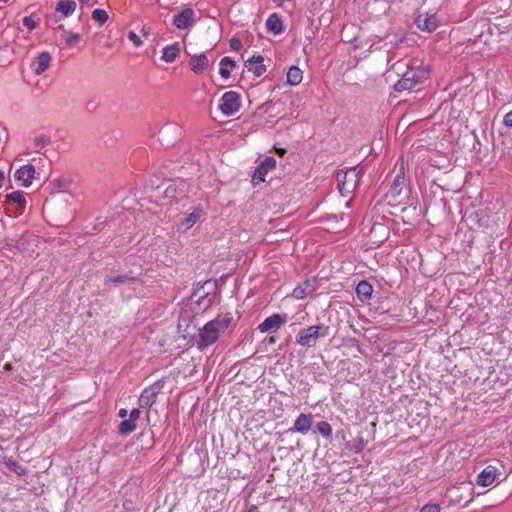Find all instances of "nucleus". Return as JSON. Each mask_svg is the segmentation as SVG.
Masks as SVG:
<instances>
[{
    "label": "nucleus",
    "mask_w": 512,
    "mask_h": 512,
    "mask_svg": "<svg viewBox=\"0 0 512 512\" xmlns=\"http://www.w3.org/2000/svg\"><path fill=\"white\" fill-rule=\"evenodd\" d=\"M312 424V414L301 413L294 421L293 427L290 430L301 434H307L311 429Z\"/></svg>",
    "instance_id": "nucleus-9"
},
{
    "label": "nucleus",
    "mask_w": 512,
    "mask_h": 512,
    "mask_svg": "<svg viewBox=\"0 0 512 512\" xmlns=\"http://www.w3.org/2000/svg\"><path fill=\"white\" fill-rule=\"evenodd\" d=\"M51 55L48 52L40 53L37 58L31 63V69L36 75L44 73L51 64Z\"/></svg>",
    "instance_id": "nucleus-11"
},
{
    "label": "nucleus",
    "mask_w": 512,
    "mask_h": 512,
    "mask_svg": "<svg viewBox=\"0 0 512 512\" xmlns=\"http://www.w3.org/2000/svg\"><path fill=\"white\" fill-rule=\"evenodd\" d=\"M416 24L420 30L427 32H432L437 28V21L434 16L419 15Z\"/></svg>",
    "instance_id": "nucleus-19"
},
{
    "label": "nucleus",
    "mask_w": 512,
    "mask_h": 512,
    "mask_svg": "<svg viewBox=\"0 0 512 512\" xmlns=\"http://www.w3.org/2000/svg\"><path fill=\"white\" fill-rule=\"evenodd\" d=\"M180 54V44L175 42L162 49L161 59L166 63H172Z\"/></svg>",
    "instance_id": "nucleus-18"
},
{
    "label": "nucleus",
    "mask_w": 512,
    "mask_h": 512,
    "mask_svg": "<svg viewBox=\"0 0 512 512\" xmlns=\"http://www.w3.org/2000/svg\"><path fill=\"white\" fill-rule=\"evenodd\" d=\"M203 209L201 207L193 208L192 212L187 214L178 224V230L187 231L193 227L197 221L201 218Z\"/></svg>",
    "instance_id": "nucleus-10"
},
{
    "label": "nucleus",
    "mask_w": 512,
    "mask_h": 512,
    "mask_svg": "<svg viewBox=\"0 0 512 512\" xmlns=\"http://www.w3.org/2000/svg\"><path fill=\"white\" fill-rule=\"evenodd\" d=\"M263 61L264 59L262 56H253L251 59L245 61V67L248 69V71L253 72L256 77H260L266 71V67L263 64Z\"/></svg>",
    "instance_id": "nucleus-15"
},
{
    "label": "nucleus",
    "mask_w": 512,
    "mask_h": 512,
    "mask_svg": "<svg viewBox=\"0 0 512 512\" xmlns=\"http://www.w3.org/2000/svg\"><path fill=\"white\" fill-rule=\"evenodd\" d=\"M89 1H90V0H80V3H81L82 5H90V4H89Z\"/></svg>",
    "instance_id": "nucleus-48"
},
{
    "label": "nucleus",
    "mask_w": 512,
    "mask_h": 512,
    "mask_svg": "<svg viewBox=\"0 0 512 512\" xmlns=\"http://www.w3.org/2000/svg\"><path fill=\"white\" fill-rule=\"evenodd\" d=\"M35 168L31 164L24 165L16 170L14 177L17 181H20L23 186L29 187L34 178Z\"/></svg>",
    "instance_id": "nucleus-12"
},
{
    "label": "nucleus",
    "mask_w": 512,
    "mask_h": 512,
    "mask_svg": "<svg viewBox=\"0 0 512 512\" xmlns=\"http://www.w3.org/2000/svg\"><path fill=\"white\" fill-rule=\"evenodd\" d=\"M236 66V62L230 57H223L220 61L219 73L222 78L228 79L230 77V69Z\"/></svg>",
    "instance_id": "nucleus-25"
},
{
    "label": "nucleus",
    "mask_w": 512,
    "mask_h": 512,
    "mask_svg": "<svg viewBox=\"0 0 512 512\" xmlns=\"http://www.w3.org/2000/svg\"><path fill=\"white\" fill-rule=\"evenodd\" d=\"M229 45L231 49L238 51L242 47V42L239 38H231L229 40Z\"/></svg>",
    "instance_id": "nucleus-40"
},
{
    "label": "nucleus",
    "mask_w": 512,
    "mask_h": 512,
    "mask_svg": "<svg viewBox=\"0 0 512 512\" xmlns=\"http://www.w3.org/2000/svg\"><path fill=\"white\" fill-rule=\"evenodd\" d=\"M189 64L194 73L201 74L209 66V60L207 56L202 53L192 56Z\"/></svg>",
    "instance_id": "nucleus-16"
},
{
    "label": "nucleus",
    "mask_w": 512,
    "mask_h": 512,
    "mask_svg": "<svg viewBox=\"0 0 512 512\" xmlns=\"http://www.w3.org/2000/svg\"><path fill=\"white\" fill-rule=\"evenodd\" d=\"M69 184V181L65 178H58L53 181L54 189L60 191L63 188H66Z\"/></svg>",
    "instance_id": "nucleus-37"
},
{
    "label": "nucleus",
    "mask_w": 512,
    "mask_h": 512,
    "mask_svg": "<svg viewBox=\"0 0 512 512\" xmlns=\"http://www.w3.org/2000/svg\"><path fill=\"white\" fill-rule=\"evenodd\" d=\"M497 468L488 465L484 470L480 472L477 477V485L487 487L492 485L497 479Z\"/></svg>",
    "instance_id": "nucleus-13"
},
{
    "label": "nucleus",
    "mask_w": 512,
    "mask_h": 512,
    "mask_svg": "<svg viewBox=\"0 0 512 512\" xmlns=\"http://www.w3.org/2000/svg\"><path fill=\"white\" fill-rule=\"evenodd\" d=\"M364 171L355 166L337 173L338 189L342 196L352 194L358 187Z\"/></svg>",
    "instance_id": "nucleus-3"
},
{
    "label": "nucleus",
    "mask_w": 512,
    "mask_h": 512,
    "mask_svg": "<svg viewBox=\"0 0 512 512\" xmlns=\"http://www.w3.org/2000/svg\"><path fill=\"white\" fill-rule=\"evenodd\" d=\"M35 147L43 148L50 144V137L46 135L37 136L34 140Z\"/></svg>",
    "instance_id": "nucleus-35"
},
{
    "label": "nucleus",
    "mask_w": 512,
    "mask_h": 512,
    "mask_svg": "<svg viewBox=\"0 0 512 512\" xmlns=\"http://www.w3.org/2000/svg\"><path fill=\"white\" fill-rule=\"evenodd\" d=\"M420 512H440V506L438 504H426L420 510Z\"/></svg>",
    "instance_id": "nucleus-39"
},
{
    "label": "nucleus",
    "mask_w": 512,
    "mask_h": 512,
    "mask_svg": "<svg viewBox=\"0 0 512 512\" xmlns=\"http://www.w3.org/2000/svg\"><path fill=\"white\" fill-rule=\"evenodd\" d=\"M429 74V70L425 66L409 67L402 78L395 83L394 90L396 92L411 90L427 80Z\"/></svg>",
    "instance_id": "nucleus-2"
},
{
    "label": "nucleus",
    "mask_w": 512,
    "mask_h": 512,
    "mask_svg": "<svg viewBox=\"0 0 512 512\" xmlns=\"http://www.w3.org/2000/svg\"><path fill=\"white\" fill-rule=\"evenodd\" d=\"M6 201L22 209L26 205L25 193L22 191H14L6 196Z\"/></svg>",
    "instance_id": "nucleus-24"
},
{
    "label": "nucleus",
    "mask_w": 512,
    "mask_h": 512,
    "mask_svg": "<svg viewBox=\"0 0 512 512\" xmlns=\"http://www.w3.org/2000/svg\"><path fill=\"white\" fill-rule=\"evenodd\" d=\"M184 192L183 189H181L180 191L178 190L177 186L174 185V184H171L169 185L165 191H164V196L166 198H170V199H175V200H178L179 198L182 197V193Z\"/></svg>",
    "instance_id": "nucleus-31"
},
{
    "label": "nucleus",
    "mask_w": 512,
    "mask_h": 512,
    "mask_svg": "<svg viewBox=\"0 0 512 512\" xmlns=\"http://www.w3.org/2000/svg\"><path fill=\"white\" fill-rule=\"evenodd\" d=\"M5 464L11 471L15 472L19 476L24 475L26 472L24 467L12 459L6 460Z\"/></svg>",
    "instance_id": "nucleus-34"
},
{
    "label": "nucleus",
    "mask_w": 512,
    "mask_h": 512,
    "mask_svg": "<svg viewBox=\"0 0 512 512\" xmlns=\"http://www.w3.org/2000/svg\"><path fill=\"white\" fill-rule=\"evenodd\" d=\"M404 184V175L403 173L396 175L394 181L389 189V193L391 196L396 197L400 195L402 191V186Z\"/></svg>",
    "instance_id": "nucleus-27"
},
{
    "label": "nucleus",
    "mask_w": 512,
    "mask_h": 512,
    "mask_svg": "<svg viewBox=\"0 0 512 512\" xmlns=\"http://www.w3.org/2000/svg\"><path fill=\"white\" fill-rule=\"evenodd\" d=\"M219 107L224 115H234L240 108L239 94L235 91L225 92L221 97V104Z\"/></svg>",
    "instance_id": "nucleus-5"
},
{
    "label": "nucleus",
    "mask_w": 512,
    "mask_h": 512,
    "mask_svg": "<svg viewBox=\"0 0 512 512\" xmlns=\"http://www.w3.org/2000/svg\"><path fill=\"white\" fill-rule=\"evenodd\" d=\"M366 446V442L363 438H359L356 441V444L354 445V452L355 453H361Z\"/></svg>",
    "instance_id": "nucleus-41"
},
{
    "label": "nucleus",
    "mask_w": 512,
    "mask_h": 512,
    "mask_svg": "<svg viewBox=\"0 0 512 512\" xmlns=\"http://www.w3.org/2000/svg\"><path fill=\"white\" fill-rule=\"evenodd\" d=\"M196 22L195 11L187 7L173 17V24L178 29H190Z\"/></svg>",
    "instance_id": "nucleus-8"
},
{
    "label": "nucleus",
    "mask_w": 512,
    "mask_h": 512,
    "mask_svg": "<svg viewBox=\"0 0 512 512\" xmlns=\"http://www.w3.org/2000/svg\"><path fill=\"white\" fill-rule=\"evenodd\" d=\"M266 341L269 343V344H274L276 342V337L274 336H268L266 338Z\"/></svg>",
    "instance_id": "nucleus-46"
},
{
    "label": "nucleus",
    "mask_w": 512,
    "mask_h": 512,
    "mask_svg": "<svg viewBox=\"0 0 512 512\" xmlns=\"http://www.w3.org/2000/svg\"><path fill=\"white\" fill-rule=\"evenodd\" d=\"M80 40V35L78 33H71L68 38L66 39V43L69 46H72L73 44L77 43Z\"/></svg>",
    "instance_id": "nucleus-42"
},
{
    "label": "nucleus",
    "mask_w": 512,
    "mask_h": 512,
    "mask_svg": "<svg viewBox=\"0 0 512 512\" xmlns=\"http://www.w3.org/2000/svg\"><path fill=\"white\" fill-rule=\"evenodd\" d=\"M136 428H137L136 422H134L133 420H131L129 418L119 424L118 431L122 435H128V434L132 433L133 431H135Z\"/></svg>",
    "instance_id": "nucleus-30"
},
{
    "label": "nucleus",
    "mask_w": 512,
    "mask_h": 512,
    "mask_svg": "<svg viewBox=\"0 0 512 512\" xmlns=\"http://www.w3.org/2000/svg\"><path fill=\"white\" fill-rule=\"evenodd\" d=\"M510 284H511V286H512V275H511V279H510Z\"/></svg>",
    "instance_id": "nucleus-52"
},
{
    "label": "nucleus",
    "mask_w": 512,
    "mask_h": 512,
    "mask_svg": "<svg viewBox=\"0 0 512 512\" xmlns=\"http://www.w3.org/2000/svg\"><path fill=\"white\" fill-rule=\"evenodd\" d=\"M9 0H0L1 3H7Z\"/></svg>",
    "instance_id": "nucleus-49"
},
{
    "label": "nucleus",
    "mask_w": 512,
    "mask_h": 512,
    "mask_svg": "<svg viewBox=\"0 0 512 512\" xmlns=\"http://www.w3.org/2000/svg\"><path fill=\"white\" fill-rule=\"evenodd\" d=\"M314 289V281L306 280L294 288L292 296L298 300H302L305 299L308 295L312 294Z\"/></svg>",
    "instance_id": "nucleus-17"
},
{
    "label": "nucleus",
    "mask_w": 512,
    "mask_h": 512,
    "mask_svg": "<svg viewBox=\"0 0 512 512\" xmlns=\"http://www.w3.org/2000/svg\"><path fill=\"white\" fill-rule=\"evenodd\" d=\"M503 124L508 127L512 128V111L508 112L504 118H503Z\"/></svg>",
    "instance_id": "nucleus-43"
},
{
    "label": "nucleus",
    "mask_w": 512,
    "mask_h": 512,
    "mask_svg": "<svg viewBox=\"0 0 512 512\" xmlns=\"http://www.w3.org/2000/svg\"><path fill=\"white\" fill-rule=\"evenodd\" d=\"M128 39L132 41L136 47H140L142 45L140 37L134 31H130L128 33Z\"/></svg>",
    "instance_id": "nucleus-38"
},
{
    "label": "nucleus",
    "mask_w": 512,
    "mask_h": 512,
    "mask_svg": "<svg viewBox=\"0 0 512 512\" xmlns=\"http://www.w3.org/2000/svg\"><path fill=\"white\" fill-rule=\"evenodd\" d=\"M233 322V315L230 312L218 314L216 318L207 322L199 329L196 345L199 350L215 344L220 336L224 334Z\"/></svg>",
    "instance_id": "nucleus-1"
},
{
    "label": "nucleus",
    "mask_w": 512,
    "mask_h": 512,
    "mask_svg": "<svg viewBox=\"0 0 512 512\" xmlns=\"http://www.w3.org/2000/svg\"><path fill=\"white\" fill-rule=\"evenodd\" d=\"M4 179H5L4 173L2 170H0V188L2 187Z\"/></svg>",
    "instance_id": "nucleus-47"
},
{
    "label": "nucleus",
    "mask_w": 512,
    "mask_h": 512,
    "mask_svg": "<svg viewBox=\"0 0 512 512\" xmlns=\"http://www.w3.org/2000/svg\"><path fill=\"white\" fill-rule=\"evenodd\" d=\"M329 333V326L323 323L311 325L299 330L296 342L302 347L312 348L316 346L318 339L327 337Z\"/></svg>",
    "instance_id": "nucleus-4"
},
{
    "label": "nucleus",
    "mask_w": 512,
    "mask_h": 512,
    "mask_svg": "<svg viewBox=\"0 0 512 512\" xmlns=\"http://www.w3.org/2000/svg\"><path fill=\"white\" fill-rule=\"evenodd\" d=\"M140 279L136 276H132V275H128V274H123V275H118V276H108L105 278L104 280V284L105 285H108L110 283H114V284H126V283H130V282H139Z\"/></svg>",
    "instance_id": "nucleus-22"
},
{
    "label": "nucleus",
    "mask_w": 512,
    "mask_h": 512,
    "mask_svg": "<svg viewBox=\"0 0 512 512\" xmlns=\"http://www.w3.org/2000/svg\"><path fill=\"white\" fill-rule=\"evenodd\" d=\"M457 490H462V491L466 492L469 496V498H468V500H466V503L464 506H467L468 503L472 502L474 488H473V484L471 482H462L459 487L451 488L450 493H454Z\"/></svg>",
    "instance_id": "nucleus-28"
},
{
    "label": "nucleus",
    "mask_w": 512,
    "mask_h": 512,
    "mask_svg": "<svg viewBox=\"0 0 512 512\" xmlns=\"http://www.w3.org/2000/svg\"><path fill=\"white\" fill-rule=\"evenodd\" d=\"M118 416L120 418H126L127 416H129V414H128V411L126 409L122 408V409L119 410Z\"/></svg>",
    "instance_id": "nucleus-45"
},
{
    "label": "nucleus",
    "mask_w": 512,
    "mask_h": 512,
    "mask_svg": "<svg viewBox=\"0 0 512 512\" xmlns=\"http://www.w3.org/2000/svg\"><path fill=\"white\" fill-rule=\"evenodd\" d=\"M372 292H373L372 285L365 280L360 281L356 286V293H357L358 298L361 301L369 300L372 296Z\"/></svg>",
    "instance_id": "nucleus-20"
},
{
    "label": "nucleus",
    "mask_w": 512,
    "mask_h": 512,
    "mask_svg": "<svg viewBox=\"0 0 512 512\" xmlns=\"http://www.w3.org/2000/svg\"><path fill=\"white\" fill-rule=\"evenodd\" d=\"M213 300H214V296L210 295L209 293H206L205 295L200 296L197 299L196 303L198 304V306L200 308H202L203 310H206L212 305Z\"/></svg>",
    "instance_id": "nucleus-32"
},
{
    "label": "nucleus",
    "mask_w": 512,
    "mask_h": 512,
    "mask_svg": "<svg viewBox=\"0 0 512 512\" xmlns=\"http://www.w3.org/2000/svg\"><path fill=\"white\" fill-rule=\"evenodd\" d=\"M287 320V314H272L258 325V330L261 333L276 332L283 324L287 322Z\"/></svg>",
    "instance_id": "nucleus-7"
},
{
    "label": "nucleus",
    "mask_w": 512,
    "mask_h": 512,
    "mask_svg": "<svg viewBox=\"0 0 512 512\" xmlns=\"http://www.w3.org/2000/svg\"><path fill=\"white\" fill-rule=\"evenodd\" d=\"M316 429L325 439L332 440L333 429L328 422H318L316 424Z\"/></svg>",
    "instance_id": "nucleus-29"
},
{
    "label": "nucleus",
    "mask_w": 512,
    "mask_h": 512,
    "mask_svg": "<svg viewBox=\"0 0 512 512\" xmlns=\"http://www.w3.org/2000/svg\"><path fill=\"white\" fill-rule=\"evenodd\" d=\"M283 152H285V149L279 150V153H283Z\"/></svg>",
    "instance_id": "nucleus-51"
},
{
    "label": "nucleus",
    "mask_w": 512,
    "mask_h": 512,
    "mask_svg": "<svg viewBox=\"0 0 512 512\" xmlns=\"http://www.w3.org/2000/svg\"><path fill=\"white\" fill-rule=\"evenodd\" d=\"M129 418L136 422L140 418V410L138 408H134L129 413Z\"/></svg>",
    "instance_id": "nucleus-44"
},
{
    "label": "nucleus",
    "mask_w": 512,
    "mask_h": 512,
    "mask_svg": "<svg viewBox=\"0 0 512 512\" xmlns=\"http://www.w3.org/2000/svg\"><path fill=\"white\" fill-rule=\"evenodd\" d=\"M303 79V72L297 66H291L287 72V83L291 86H296L301 83Z\"/></svg>",
    "instance_id": "nucleus-23"
},
{
    "label": "nucleus",
    "mask_w": 512,
    "mask_h": 512,
    "mask_svg": "<svg viewBox=\"0 0 512 512\" xmlns=\"http://www.w3.org/2000/svg\"><path fill=\"white\" fill-rule=\"evenodd\" d=\"M76 2L73 0H63L57 4L56 11H60L64 16H71L76 10Z\"/></svg>",
    "instance_id": "nucleus-26"
},
{
    "label": "nucleus",
    "mask_w": 512,
    "mask_h": 512,
    "mask_svg": "<svg viewBox=\"0 0 512 512\" xmlns=\"http://www.w3.org/2000/svg\"><path fill=\"white\" fill-rule=\"evenodd\" d=\"M283 152H285V149L279 150V153H283Z\"/></svg>",
    "instance_id": "nucleus-50"
},
{
    "label": "nucleus",
    "mask_w": 512,
    "mask_h": 512,
    "mask_svg": "<svg viewBox=\"0 0 512 512\" xmlns=\"http://www.w3.org/2000/svg\"><path fill=\"white\" fill-rule=\"evenodd\" d=\"M23 26L28 30L32 31L38 25V22L35 21L31 16H25L22 20Z\"/></svg>",
    "instance_id": "nucleus-36"
},
{
    "label": "nucleus",
    "mask_w": 512,
    "mask_h": 512,
    "mask_svg": "<svg viewBox=\"0 0 512 512\" xmlns=\"http://www.w3.org/2000/svg\"><path fill=\"white\" fill-rule=\"evenodd\" d=\"M267 29L273 34H280L283 31V24L278 14H271L266 21Z\"/></svg>",
    "instance_id": "nucleus-21"
},
{
    "label": "nucleus",
    "mask_w": 512,
    "mask_h": 512,
    "mask_svg": "<svg viewBox=\"0 0 512 512\" xmlns=\"http://www.w3.org/2000/svg\"><path fill=\"white\" fill-rule=\"evenodd\" d=\"M163 388L162 380H159L152 384L151 386L145 388L140 397H139V405L142 408H151L152 405L156 402L158 394L161 392Z\"/></svg>",
    "instance_id": "nucleus-6"
},
{
    "label": "nucleus",
    "mask_w": 512,
    "mask_h": 512,
    "mask_svg": "<svg viewBox=\"0 0 512 512\" xmlns=\"http://www.w3.org/2000/svg\"><path fill=\"white\" fill-rule=\"evenodd\" d=\"M92 19L100 25H103L108 20V14L103 9H95L92 12Z\"/></svg>",
    "instance_id": "nucleus-33"
},
{
    "label": "nucleus",
    "mask_w": 512,
    "mask_h": 512,
    "mask_svg": "<svg viewBox=\"0 0 512 512\" xmlns=\"http://www.w3.org/2000/svg\"><path fill=\"white\" fill-rule=\"evenodd\" d=\"M276 166V160L274 157H266L262 162L261 164L256 168L255 172H254V175H253V179H257L259 181H264L265 180V176L267 175V173L274 169Z\"/></svg>",
    "instance_id": "nucleus-14"
}]
</instances>
